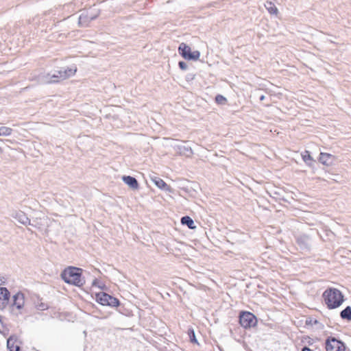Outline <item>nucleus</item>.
<instances>
[{
  "label": "nucleus",
  "instance_id": "f257e3e1",
  "mask_svg": "<svg viewBox=\"0 0 351 351\" xmlns=\"http://www.w3.org/2000/svg\"><path fill=\"white\" fill-rule=\"evenodd\" d=\"M324 304L328 309L339 307L344 302L341 291L336 288H328L322 293Z\"/></svg>",
  "mask_w": 351,
  "mask_h": 351
},
{
  "label": "nucleus",
  "instance_id": "f03ea898",
  "mask_svg": "<svg viewBox=\"0 0 351 351\" xmlns=\"http://www.w3.org/2000/svg\"><path fill=\"white\" fill-rule=\"evenodd\" d=\"M82 275V269L69 266L62 271L61 278L67 284L81 287L84 285Z\"/></svg>",
  "mask_w": 351,
  "mask_h": 351
},
{
  "label": "nucleus",
  "instance_id": "7ed1b4c3",
  "mask_svg": "<svg viewBox=\"0 0 351 351\" xmlns=\"http://www.w3.org/2000/svg\"><path fill=\"white\" fill-rule=\"evenodd\" d=\"M239 322L242 328L247 330L257 326L258 319L252 313L242 311L239 313Z\"/></svg>",
  "mask_w": 351,
  "mask_h": 351
},
{
  "label": "nucleus",
  "instance_id": "20e7f679",
  "mask_svg": "<svg viewBox=\"0 0 351 351\" xmlns=\"http://www.w3.org/2000/svg\"><path fill=\"white\" fill-rule=\"evenodd\" d=\"M25 303V295L21 292H17L12 298L9 310L11 314L18 315L21 314Z\"/></svg>",
  "mask_w": 351,
  "mask_h": 351
},
{
  "label": "nucleus",
  "instance_id": "39448f33",
  "mask_svg": "<svg viewBox=\"0 0 351 351\" xmlns=\"http://www.w3.org/2000/svg\"><path fill=\"white\" fill-rule=\"evenodd\" d=\"M77 71V67H68L65 69H62L56 72V74L53 75L51 79L48 81L49 83H56L58 82L60 80H65L69 78L75 74Z\"/></svg>",
  "mask_w": 351,
  "mask_h": 351
},
{
  "label": "nucleus",
  "instance_id": "423d86ee",
  "mask_svg": "<svg viewBox=\"0 0 351 351\" xmlns=\"http://www.w3.org/2000/svg\"><path fill=\"white\" fill-rule=\"evenodd\" d=\"M96 301L104 306H118L119 301L116 298H114L104 292H100L95 295Z\"/></svg>",
  "mask_w": 351,
  "mask_h": 351
},
{
  "label": "nucleus",
  "instance_id": "0eeeda50",
  "mask_svg": "<svg viewBox=\"0 0 351 351\" xmlns=\"http://www.w3.org/2000/svg\"><path fill=\"white\" fill-rule=\"evenodd\" d=\"M178 51L180 54L186 60H197L200 56L199 51H192L191 47L184 43L180 45Z\"/></svg>",
  "mask_w": 351,
  "mask_h": 351
},
{
  "label": "nucleus",
  "instance_id": "6e6552de",
  "mask_svg": "<svg viewBox=\"0 0 351 351\" xmlns=\"http://www.w3.org/2000/svg\"><path fill=\"white\" fill-rule=\"evenodd\" d=\"M326 351H345L346 346L343 342L333 337H329L326 340Z\"/></svg>",
  "mask_w": 351,
  "mask_h": 351
},
{
  "label": "nucleus",
  "instance_id": "1a4fd4ad",
  "mask_svg": "<svg viewBox=\"0 0 351 351\" xmlns=\"http://www.w3.org/2000/svg\"><path fill=\"white\" fill-rule=\"evenodd\" d=\"M10 298V293L5 287H0V310L8 307Z\"/></svg>",
  "mask_w": 351,
  "mask_h": 351
},
{
  "label": "nucleus",
  "instance_id": "9d476101",
  "mask_svg": "<svg viewBox=\"0 0 351 351\" xmlns=\"http://www.w3.org/2000/svg\"><path fill=\"white\" fill-rule=\"evenodd\" d=\"M335 159V156L330 154H328V153H325V152H321L319 154V161L323 164L324 165H326V166H330L332 165L334 160Z\"/></svg>",
  "mask_w": 351,
  "mask_h": 351
},
{
  "label": "nucleus",
  "instance_id": "9b49d317",
  "mask_svg": "<svg viewBox=\"0 0 351 351\" xmlns=\"http://www.w3.org/2000/svg\"><path fill=\"white\" fill-rule=\"evenodd\" d=\"M7 347L10 351H19L20 347L16 337H10L7 341Z\"/></svg>",
  "mask_w": 351,
  "mask_h": 351
},
{
  "label": "nucleus",
  "instance_id": "f8f14e48",
  "mask_svg": "<svg viewBox=\"0 0 351 351\" xmlns=\"http://www.w3.org/2000/svg\"><path fill=\"white\" fill-rule=\"evenodd\" d=\"M123 182L128 184L129 186H130L133 189H138V183L136 178L130 176H124L122 178Z\"/></svg>",
  "mask_w": 351,
  "mask_h": 351
},
{
  "label": "nucleus",
  "instance_id": "ddd939ff",
  "mask_svg": "<svg viewBox=\"0 0 351 351\" xmlns=\"http://www.w3.org/2000/svg\"><path fill=\"white\" fill-rule=\"evenodd\" d=\"M152 181L160 189L169 190V186L167 185V184L160 178L154 177L152 178Z\"/></svg>",
  "mask_w": 351,
  "mask_h": 351
},
{
  "label": "nucleus",
  "instance_id": "4468645a",
  "mask_svg": "<svg viewBox=\"0 0 351 351\" xmlns=\"http://www.w3.org/2000/svg\"><path fill=\"white\" fill-rule=\"evenodd\" d=\"M181 223L183 225H186L190 229H195L196 228L193 220L189 216L182 217Z\"/></svg>",
  "mask_w": 351,
  "mask_h": 351
},
{
  "label": "nucleus",
  "instance_id": "2eb2a0df",
  "mask_svg": "<svg viewBox=\"0 0 351 351\" xmlns=\"http://www.w3.org/2000/svg\"><path fill=\"white\" fill-rule=\"evenodd\" d=\"M266 9L271 14H275L276 15L278 14V8L275 5L274 3L271 1H267L266 4L265 5Z\"/></svg>",
  "mask_w": 351,
  "mask_h": 351
},
{
  "label": "nucleus",
  "instance_id": "dca6fc26",
  "mask_svg": "<svg viewBox=\"0 0 351 351\" xmlns=\"http://www.w3.org/2000/svg\"><path fill=\"white\" fill-rule=\"evenodd\" d=\"M302 158L304 162L307 165H311L309 162H313V158L311 156L310 152L307 150H305L304 152L301 154Z\"/></svg>",
  "mask_w": 351,
  "mask_h": 351
},
{
  "label": "nucleus",
  "instance_id": "f3484780",
  "mask_svg": "<svg viewBox=\"0 0 351 351\" xmlns=\"http://www.w3.org/2000/svg\"><path fill=\"white\" fill-rule=\"evenodd\" d=\"M340 315L342 319L351 321V307L347 306L341 312Z\"/></svg>",
  "mask_w": 351,
  "mask_h": 351
},
{
  "label": "nucleus",
  "instance_id": "a211bd4d",
  "mask_svg": "<svg viewBox=\"0 0 351 351\" xmlns=\"http://www.w3.org/2000/svg\"><path fill=\"white\" fill-rule=\"evenodd\" d=\"M12 130L10 128L2 126L0 127V136H9L12 134Z\"/></svg>",
  "mask_w": 351,
  "mask_h": 351
},
{
  "label": "nucleus",
  "instance_id": "6ab92c4d",
  "mask_svg": "<svg viewBox=\"0 0 351 351\" xmlns=\"http://www.w3.org/2000/svg\"><path fill=\"white\" fill-rule=\"evenodd\" d=\"M188 335L190 337V340L193 343H198L197 339L195 338V335L193 329H189L188 330Z\"/></svg>",
  "mask_w": 351,
  "mask_h": 351
},
{
  "label": "nucleus",
  "instance_id": "aec40b11",
  "mask_svg": "<svg viewBox=\"0 0 351 351\" xmlns=\"http://www.w3.org/2000/svg\"><path fill=\"white\" fill-rule=\"evenodd\" d=\"M215 101L216 103H217L218 104H224L226 103L227 101V99L225 97H223V95H217L216 97H215Z\"/></svg>",
  "mask_w": 351,
  "mask_h": 351
},
{
  "label": "nucleus",
  "instance_id": "412c9836",
  "mask_svg": "<svg viewBox=\"0 0 351 351\" xmlns=\"http://www.w3.org/2000/svg\"><path fill=\"white\" fill-rule=\"evenodd\" d=\"M179 67L182 69V70H186V68H187V65L184 62H179Z\"/></svg>",
  "mask_w": 351,
  "mask_h": 351
},
{
  "label": "nucleus",
  "instance_id": "4be33fe9",
  "mask_svg": "<svg viewBox=\"0 0 351 351\" xmlns=\"http://www.w3.org/2000/svg\"><path fill=\"white\" fill-rule=\"evenodd\" d=\"M5 283V278L3 277H0V286Z\"/></svg>",
  "mask_w": 351,
  "mask_h": 351
},
{
  "label": "nucleus",
  "instance_id": "5701e85b",
  "mask_svg": "<svg viewBox=\"0 0 351 351\" xmlns=\"http://www.w3.org/2000/svg\"><path fill=\"white\" fill-rule=\"evenodd\" d=\"M302 351H312L310 348L305 347L302 349Z\"/></svg>",
  "mask_w": 351,
  "mask_h": 351
},
{
  "label": "nucleus",
  "instance_id": "b1692460",
  "mask_svg": "<svg viewBox=\"0 0 351 351\" xmlns=\"http://www.w3.org/2000/svg\"><path fill=\"white\" fill-rule=\"evenodd\" d=\"M2 148L0 147V152H2Z\"/></svg>",
  "mask_w": 351,
  "mask_h": 351
}]
</instances>
